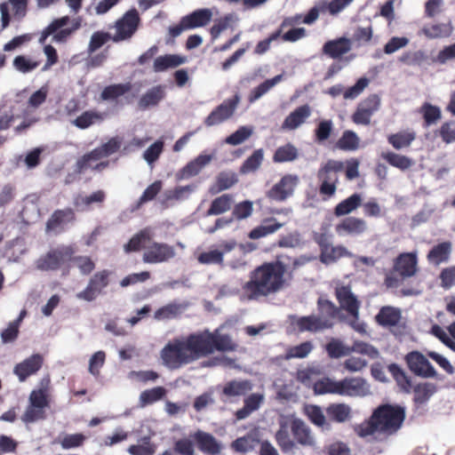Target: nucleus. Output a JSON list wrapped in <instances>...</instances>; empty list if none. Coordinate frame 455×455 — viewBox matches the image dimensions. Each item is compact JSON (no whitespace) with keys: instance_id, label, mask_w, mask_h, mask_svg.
<instances>
[{"instance_id":"nucleus-26","label":"nucleus","mask_w":455,"mask_h":455,"mask_svg":"<svg viewBox=\"0 0 455 455\" xmlns=\"http://www.w3.org/2000/svg\"><path fill=\"white\" fill-rule=\"evenodd\" d=\"M310 115L311 108L307 104L299 106L286 116L282 126L283 129L295 130L301 125Z\"/></svg>"},{"instance_id":"nucleus-19","label":"nucleus","mask_w":455,"mask_h":455,"mask_svg":"<svg viewBox=\"0 0 455 455\" xmlns=\"http://www.w3.org/2000/svg\"><path fill=\"white\" fill-rule=\"evenodd\" d=\"M367 230V222L363 219L352 216L342 219L335 226V231L339 236H357L364 234Z\"/></svg>"},{"instance_id":"nucleus-34","label":"nucleus","mask_w":455,"mask_h":455,"mask_svg":"<svg viewBox=\"0 0 455 455\" xmlns=\"http://www.w3.org/2000/svg\"><path fill=\"white\" fill-rule=\"evenodd\" d=\"M212 15L209 9H199L183 17V23L188 29L203 27L210 22Z\"/></svg>"},{"instance_id":"nucleus-17","label":"nucleus","mask_w":455,"mask_h":455,"mask_svg":"<svg viewBox=\"0 0 455 455\" xmlns=\"http://www.w3.org/2000/svg\"><path fill=\"white\" fill-rule=\"evenodd\" d=\"M76 220L75 211L67 207L64 209L55 210L45 224V231L59 235L65 230V226Z\"/></svg>"},{"instance_id":"nucleus-56","label":"nucleus","mask_w":455,"mask_h":455,"mask_svg":"<svg viewBox=\"0 0 455 455\" xmlns=\"http://www.w3.org/2000/svg\"><path fill=\"white\" fill-rule=\"evenodd\" d=\"M325 350L331 358H339L349 355V347H346L342 341L332 338L325 346Z\"/></svg>"},{"instance_id":"nucleus-16","label":"nucleus","mask_w":455,"mask_h":455,"mask_svg":"<svg viewBox=\"0 0 455 455\" xmlns=\"http://www.w3.org/2000/svg\"><path fill=\"white\" fill-rule=\"evenodd\" d=\"M380 105V100L378 95L372 94L360 102L352 115V121L355 124L368 125L371 123V118L374 112H376Z\"/></svg>"},{"instance_id":"nucleus-41","label":"nucleus","mask_w":455,"mask_h":455,"mask_svg":"<svg viewBox=\"0 0 455 455\" xmlns=\"http://www.w3.org/2000/svg\"><path fill=\"white\" fill-rule=\"evenodd\" d=\"M104 119L103 114L96 110H86L78 116L72 124L82 130H85L96 123H100Z\"/></svg>"},{"instance_id":"nucleus-15","label":"nucleus","mask_w":455,"mask_h":455,"mask_svg":"<svg viewBox=\"0 0 455 455\" xmlns=\"http://www.w3.org/2000/svg\"><path fill=\"white\" fill-rule=\"evenodd\" d=\"M174 256L175 250L172 245L152 242L148 247H145L142 259L145 263L156 264L168 261Z\"/></svg>"},{"instance_id":"nucleus-9","label":"nucleus","mask_w":455,"mask_h":455,"mask_svg":"<svg viewBox=\"0 0 455 455\" xmlns=\"http://www.w3.org/2000/svg\"><path fill=\"white\" fill-rule=\"evenodd\" d=\"M76 252V247L72 244L60 245L50 250L36 260V268L42 271L58 270L63 264L70 261Z\"/></svg>"},{"instance_id":"nucleus-46","label":"nucleus","mask_w":455,"mask_h":455,"mask_svg":"<svg viewBox=\"0 0 455 455\" xmlns=\"http://www.w3.org/2000/svg\"><path fill=\"white\" fill-rule=\"evenodd\" d=\"M305 413L308 419L316 427H319L323 429L330 428V424L326 420V417L320 406L315 404L307 405L305 408Z\"/></svg>"},{"instance_id":"nucleus-29","label":"nucleus","mask_w":455,"mask_h":455,"mask_svg":"<svg viewBox=\"0 0 455 455\" xmlns=\"http://www.w3.org/2000/svg\"><path fill=\"white\" fill-rule=\"evenodd\" d=\"M234 204V196L231 194H223L214 198L208 210L205 212V216H218L223 214L232 209Z\"/></svg>"},{"instance_id":"nucleus-30","label":"nucleus","mask_w":455,"mask_h":455,"mask_svg":"<svg viewBox=\"0 0 455 455\" xmlns=\"http://www.w3.org/2000/svg\"><path fill=\"white\" fill-rule=\"evenodd\" d=\"M363 198L358 193H354L347 198L339 202L333 210L336 217H341L350 214L362 205Z\"/></svg>"},{"instance_id":"nucleus-27","label":"nucleus","mask_w":455,"mask_h":455,"mask_svg":"<svg viewBox=\"0 0 455 455\" xmlns=\"http://www.w3.org/2000/svg\"><path fill=\"white\" fill-rule=\"evenodd\" d=\"M451 253V243L443 242L432 247L427 255L429 263L439 266L449 260Z\"/></svg>"},{"instance_id":"nucleus-43","label":"nucleus","mask_w":455,"mask_h":455,"mask_svg":"<svg viewBox=\"0 0 455 455\" xmlns=\"http://www.w3.org/2000/svg\"><path fill=\"white\" fill-rule=\"evenodd\" d=\"M381 158L384 159L391 166L395 167L401 171L408 170L414 164V162L411 158L394 152L382 153Z\"/></svg>"},{"instance_id":"nucleus-10","label":"nucleus","mask_w":455,"mask_h":455,"mask_svg":"<svg viewBox=\"0 0 455 455\" xmlns=\"http://www.w3.org/2000/svg\"><path fill=\"white\" fill-rule=\"evenodd\" d=\"M111 275L112 271L108 269H102L94 273L89 279L86 287L76 293V297L87 302L95 300L109 285Z\"/></svg>"},{"instance_id":"nucleus-57","label":"nucleus","mask_w":455,"mask_h":455,"mask_svg":"<svg viewBox=\"0 0 455 455\" xmlns=\"http://www.w3.org/2000/svg\"><path fill=\"white\" fill-rule=\"evenodd\" d=\"M314 346L311 341H304L297 346L291 347L287 349L285 359L305 358L313 350Z\"/></svg>"},{"instance_id":"nucleus-25","label":"nucleus","mask_w":455,"mask_h":455,"mask_svg":"<svg viewBox=\"0 0 455 455\" xmlns=\"http://www.w3.org/2000/svg\"><path fill=\"white\" fill-rule=\"evenodd\" d=\"M252 389V384L248 379L231 380L225 384L221 395L227 399L244 396Z\"/></svg>"},{"instance_id":"nucleus-60","label":"nucleus","mask_w":455,"mask_h":455,"mask_svg":"<svg viewBox=\"0 0 455 455\" xmlns=\"http://www.w3.org/2000/svg\"><path fill=\"white\" fill-rule=\"evenodd\" d=\"M75 266L79 269L80 273L84 275H89L95 269V262L89 256H72L70 259Z\"/></svg>"},{"instance_id":"nucleus-63","label":"nucleus","mask_w":455,"mask_h":455,"mask_svg":"<svg viewBox=\"0 0 455 455\" xmlns=\"http://www.w3.org/2000/svg\"><path fill=\"white\" fill-rule=\"evenodd\" d=\"M163 187V183L161 180H156L151 185H149L143 192L141 196L139 198L136 209L140 208L144 204L152 201L156 198V196L160 193Z\"/></svg>"},{"instance_id":"nucleus-13","label":"nucleus","mask_w":455,"mask_h":455,"mask_svg":"<svg viewBox=\"0 0 455 455\" xmlns=\"http://www.w3.org/2000/svg\"><path fill=\"white\" fill-rule=\"evenodd\" d=\"M239 101L240 97L238 94H235L232 98L224 100L205 118L204 124L210 127L229 119L234 115Z\"/></svg>"},{"instance_id":"nucleus-21","label":"nucleus","mask_w":455,"mask_h":455,"mask_svg":"<svg viewBox=\"0 0 455 455\" xmlns=\"http://www.w3.org/2000/svg\"><path fill=\"white\" fill-rule=\"evenodd\" d=\"M192 438L198 450L206 455H219L222 450L221 443L210 433L197 430Z\"/></svg>"},{"instance_id":"nucleus-11","label":"nucleus","mask_w":455,"mask_h":455,"mask_svg":"<svg viewBox=\"0 0 455 455\" xmlns=\"http://www.w3.org/2000/svg\"><path fill=\"white\" fill-rule=\"evenodd\" d=\"M299 184V178L296 174H285L267 191V197L275 202H284L291 197L297 186Z\"/></svg>"},{"instance_id":"nucleus-23","label":"nucleus","mask_w":455,"mask_h":455,"mask_svg":"<svg viewBox=\"0 0 455 455\" xmlns=\"http://www.w3.org/2000/svg\"><path fill=\"white\" fill-rule=\"evenodd\" d=\"M402 319V311L393 306H383L375 315V322L382 327H395Z\"/></svg>"},{"instance_id":"nucleus-2","label":"nucleus","mask_w":455,"mask_h":455,"mask_svg":"<svg viewBox=\"0 0 455 455\" xmlns=\"http://www.w3.org/2000/svg\"><path fill=\"white\" fill-rule=\"evenodd\" d=\"M276 256L273 261L263 262L250 272L249 280L242 285L248 300H259L275 295L289 285L287 265Z\"/></svg>"},{"instance_id":"nucleus-31","label":"nucleus","mask_w":455,"mask_h":455,"mask_svg":"<svg viewBox=\"0 0 455 455\" xmlns=\"http://www.w3.org/2000/svg\"><path fill=\"white\" fill-rule=\"evenodd\" d=\"M353 253L350 252L344 245H330L328 249L319 255L320 261L325 265H329L338 261L341 258H351Z\"/></svg>"},{"instance_id":"nucleus-55","label":"nucleus","mask_w":455,"mask_h":455,"mask_svg":"<svg viewBox=\"0 0 455 455\" xmlns=\"http://www.w3.org/2000/svg\"><path fill=\"white\" fill-rule=\"evenodd\" d=\"M12 65L16 70L27 74L39 67V60H33L25 55H18L14 58Z\"/></svg>"},{"instance_id":"nucleus-20","label":"nucleus","mask_w":455,"mask_h":455,"mask_svg":"<svg viewBox=\"0 0 455 455\" xmlns=\"http://www.w3.org/2000/svg\"><path fill=\"white\" fill-rule=\"evenodd\" d=\"M44 357L40 354H34L14 366L13 373L20 382L36 374L43 366Z\"/></svg>"},{"instance_id":"nucleus-22","label":"nucleus","mask_w":455,"mask_h":455,"mask_svg":"<svg viewBox=\"0 0 455 455\" xmlns=\"http://www.w3.org/2000/svg\"><path fill=\"white\" fill-rule=\"evenodd\" d=\"M283 226V224L279 222L274 217L265 218L261 220L259 226L255 227L249 232L248 237L251 240H258L275 234Z\"/></svg>"},{"instance_id":"nucleus-53","label":"nucleus","mask_w":455,"mask_h":455,"mask_svg":"<svg viewBox=\"0 0 455 455\" xmlns=\"http://www.w3.org/2000/svg\"><path fill=\"white\" fill-rule=\"evenodd\" d=\"M359 138L353 131H345L337 141V147L346 151H353L358 148Z\"/></svg>"},{"instance_id":"nucleus-5","label":"nucleus","mask_w":455,"mask_h":455,"mask_svg":"<svg viewBox=\"0 0 455 455\" xmlns=\"http://www.w3.org/2000/svg\"><path fill=\"white\" fill-rule=\"evenodd\" d=\"M315 395L332 394L343 396L363 395L368 390V386L363 378H345L335 381L329 377H323L313 383Z\"/></svg>"},{"instance_id":"nucleus-18","label":"nucleus","mask_w":455,"mask_h":455,"mask_svg":"<svg viewBox=\"0 0 455 455\" xmlns=\"http://www.w3.org/2000/svg\"><path fill=\"white\" fill-rule=\"evenodd\" d=\"M335 297L339 304V311L343 309L354 319H358L361 303L349 286L336 287Z\"/></svg>"},{"instance_id":"nucleus-58","label":"nucleus","mask_w":455,"mask_h":455,"mask_svg":"<svg viewBox=\"0 0 455 455\" xmlns=\"http://www.w3.org/2000/svg\"><path fill=\"white\" fill-rule=\"evenodd\" d=\"M253 132L251 127L240 126L235 132L225 139V142L231 146H237L249 139Z\"/></svg>"},{"instance_id":"nucleus-4","label":"nucleus","mask_w":455,"mask_h":455,"mask_svg":"<svg viewBox=\"0 0 455 455\" xmlns=\"http://www.w3.org/2000/svg\"><path fill=\"white\" fill-rule=\"evenodd\" d=\"M318 315L298 317L295 325L299 332H320L331 329L339 316V307L331 300L321 296L316 301Z\"/></svg>"},{"instance_id":"nucleus-47","label":"nucleus","mask_w":455,"mask_h":455,"mask_svg":"<svg viewBox=\"0 0 455 455\" xmlns=\"http://www.w3.org/2000/svg\"><path fill=\"white\" fill-rule=\"evenodd\" d=\"M299 156V152L297 148L291 144L287 143L283 146H281L276 148L274 156L273 162L274 163H285V162H292L296 160Z\"/></svg>"},{"instance_id":"nucleus-51","label":"nucleus","mask_w":455,"mask_h":455,"mask_svg":"<svg viewBox=\"0 0 455 455\" xmlns=\"http://www.w3.org/2000/svg\"><path fill=\"white\" fill-rule=\"evenodd\" d=\"M120 146V142L116 138H112L101 146L92 149V156L94 157V159L97 157H100V159L108 157L117 152Z\"/></svg>"},{"instance_id":"nucleus-28","label":"nucleus","mask_w":455,"mask_h":455,"mask_svg":"<svg viewBox=\"0 0 455 455\" xmlns=\"http://www.w3.org/2000/svg\"><path fill=\"white\" fill-rule=\"evenodd\" d=\"M325 411L329 419L337 423H344L352 417L350 406L343 403H331Z\"/></svg>"},{"instance_id":"nucleus-44","label":"nucleus","mask_w":455,"mask_h":455,"mask_svg":"<svg viewBox=\"0 0 455 455\" xmlns=\"http://www.w3.org/2000/svg\"><path fill=\"white\" fill-rule=\"evenodd\" d=\"M131 90L132 84L130 83L110 84L102 90L100 99L102 100H114L129 92Z\"/></svg>"},{"instance_id":"nucleus-40","label":"nucleus","mask_w":455,"mask_h":455,"mask_svg":"<svg viewBox=\"0 0 455 455\" xmlns=\"http://www.w3.org/2000/svg\"><path fill=\"white\" fill-rule=\"evenodd\" d=\"M186 62V58L177 54H165L157 57L154 61V71L163 72L171 68H176Z\"/></svg>"},{"instance_id":"nucleus-6","label":"nucleus","mask_w":455,"mask_h":455,"mask_svg":"<svg viewBox=\"0 0 455 455\" xmlns=\"http://www.w3.org/2000/svg\"><path fill=\"white\" fill-rule=\"evenodd\" d=\"M275 441L284 453L292 451L297 445L312 446L315 443L310 428L301 419H293L290 429L287 425H281Z\"/></svg>"},{"instance_id":"nucleus-54","label":"nucleus","mask_w":455,"mask_h":455,"mask_svg":"<svg viewBox=\"0 0 455 455\" xmlns=\"http://www.w3.org/2000/svg\"><path fill=\"white\" fill-rule=\"evenodd\" d=\"M106 199V193L103 190H97L89 196H82L76 200L75 205L82 207V210H89L92 204H103Z\"/></svg>"},{"instance_id":"nucleus-1","label":"nucleus","mask_w":455,"mask_h":455,"mask_svg":"<svg viewBox=\"0 0 455 455\" xmlns=\"http://www.w3.org/2000/svg\"><path fill=\"white\" fill-rule=\"evenodd\" d=\"M235 348L236 344L228 334L206 329L169 341L161 350V358L166 367L178 370L216 351L231 352Z\"/></svg>"},{"instance_id":"nucleus-52","label":"nucleus","mask_w":455,"mask_h":455,"mask_svg":"<svg viewBox=\"0 0 455 455\" xmlns=\"http://www.w3.org/2000/svg\"><path fill=\"white\" fill-rule=\"evenodd\" d=\"M83 19L81 17H76L72 20L71 27L69 28H61L53 33L52 40L56 43H65L71 36V35L79 29L82 25Z\"/></svg>"},{"instance_id":"nucleus-39","label":"nucleus","mask_w":455,"mask_h":455,"mask_svg":"<svg viewBox=\"0 0 455 455\" xmlns=\"http://www.w3.org/2000/svg\"><path fill=\"white\" fill-rule=\"evenodd\" d=\"M211 156L199 155L181 169L180 178L184 179L197 175L200 171L211 162Z\"/></svg>"},{"instance_id":"nucleus-33","label":"nucleus","mask_w":455,"mask_h":455,"mask_svg":"<svg viewBox=\"0 0 455 455\" xmlns=\"http://www.w3.org/2000/svg\"><path fill=\"white\" fill-rule=\"evenodd\" d=\"M238 182L237 176L233 172H221L216 177V181L212 185L209 192L212 195L220 193L224 190L229 189Z\"/></svg>"},{"instance_id":"nucleus-59","label":"nucleus","mask_w":455,"mask_h":455,"mask_svg":"<svg viewBox=\"0 0 455 455\" xmlns=\"http://www.w3.org/2000/svg\"><path fill=\"white\" fill-rule=\"evenodd\" d=\"M70 21V18L68 16H63L59 19H55L52 20L41 33L39 37V43L44 44L47 39V37L51 35H53L60 28L67 26Z\"/></svg>"},{"instance_id":"nucleus-61","label":"nucleus","mask_w":455,"mask_h":455,"mask_svg":"<svg viewBox=\"0 0 455 455\" xmlns=\"http://www.w3.org/2000/svg\"><path fill=\"white\" fill-rule=\"evenodd\" d=\"M253 212V204L249 200H245L235 204L231 219L242 220L249 218Z\"/></svg>"},{"instance_id":"nucleus-12","label":"nucleus","mask_w":455,"mask_h":455,"mask_svg":"<svg viewBox=\"0 0 455 455\" xmlns=\"http://www.w3.org/2000/svg\"><path fill=\"white\" fill-rule=\"evenodd\" d=\"M140 19L136 9L126 12L122 18L116 21V34L112 36L114 42H121L131 38L138 29Z\"/></svg>"},{"instance_id":"nucleus-38","label":"nucleus","mask_w":455,"mask_h":455,"mask_svg":"<svg viewBox=\"0 0 455 455\" xmlns=\"http://www.w3.org/2000/svg\"><path fill=\"white\" fill-rule=\"evenodd\" d=\"M416 139V133L411 131H401L387 136V142L396 150L409 148Z\"/></svg>"},{"instance_id":"nucleus-48","label":"nucleus","mask_w":455,"mask_h":455,"mask_svg":"<svg viewBox=\"0 0 455 455\" xmlns=\"http://www.w3.org/2000/svg\"><path fill=\"white\" fill-rule=\"evenodd\" d=\"M283 79L282 75H277L271 79H267L257 87L252 89L249 94L248 100L250 102H254L266 94L271 88Z\"/></svg>"},{"instance_id":"nucleus-8","label":"nucleus","mask_w":455,"mask_h":455,"mask_svg":"<svg viewBox=\"0 0 455 455\" xmlns=\"http://www.w3.org/2000/svg\"><path fill=\"white\" fill-rule=\"evenodd\" d=\"M344 169V164L337 160H328L317 172L320 181L319 194L324 200L332 197L339 184V172Z\"/></svg>"},{"instance_id":"nucleus-35","label":"nucleus","mask_w":455,"mask_h":455,"mask_svg":"<svg viewBox=\"0 0 455 455\" xmlns=\"http://www.w3.org/2000/svg\"><path fill=\"white\" fill-rule=\"evenodd\" d=\"M435 392V384L429 382L419 383L413 387V403L417 407L423 405Z\"/></svg>"},{"instance_id":"nucleus-24","label":"nucleus","mask_w":455,"mask_h":455,"mask_svg":"<svg viewBox=\"0 0 455 455\" xmlns=\"http://www.w3.org/2000/svg\"><path fill=\"white\" fill-rule=\"evenodd\" d=\"M351 40L347 37H339L327 41L323 46V52L331 59H339L351 50Z\"/></svg>"},{"instance_id":"nucleus-14","label":"nucleus","mask_w":455,"mask_h":455,"mask_svg":"<svg viewBox=\"0 0 455 455\" xmlns=\"http://www.w3.org/2000/svg\"><path fill=\"white\" fill-rule=\"evenodd\" d=\"M405 362L411 372L424 378H435L436 371L427 358L419 351H411L405 355Z\"/></svg>"},{"instance_id":"nucleus-49","label":"nucleus","mask_w":455,"mask_h":455,"mask_svg":"<svg viewBox=\"0 0 455 455\" xmlns=\"http://www.w3.org/2000/svg\"><path fill=\"white\" fill-rule=\"evenodd\" d=\"M419 112L423 116L425 127L435 124L442 117L441 109L428 102L421 106Z\"/></svg>"},{"instance_id":"nucleus-37","label":"nucleus","mask_w":455,"mask_h":455,"mask_svg":"<svg viewBox=\"0 0 455 455\" xmlns=\"http://www.w3.org/2000/svg\"><path fill=\"white\" fill-rule=\"evenodd\" d=\"M152 240V233L149 228H144L139 233L134 235L129 242L124 245V251L126 252L138 251L141 248L145 250L148 247L147 243H150Z\"/></svg>"},{"instance_id":"nucleus-3","label":"nucleus","mask_w":455,"mask_h":455,"mask_svg":"<svg viewBox=\"0 0 455 455\" xmlns=\"http://www.w3.org/2000/svg\"><path fill=\"white\" fill-rule=\"evenodd\" d=\"M406 418L404 406L397 403H382L376 407L371 417L355 428L357 435L366 437L375 433L385 436L396 435Z\"/></svg>"},{"instance_id":"nucleus-7","label":"nucleus","mask_w":455,"mask_h":455,"mask_svg":"<svg viewBox=\"0 0 455 455\" xmlns=\"http://www.w3.org/2000/svg\"><path fill=\"white\" fill-rule=\"evenodd\" d=\"M419 271L416 251L402 252L393 261V267L384 279L387 288H397L402 283L413 277Z\"/></svg>"},{"instance_id":"nucleus-32","label":"nucleus","mask_w":455,"mask_h":455,"mask_svg":"<svg viewBox=\"0 0 455 455\" xmlns=\"http://www.w3.org/2000/svg\"><path fill=\"white\" fill-rule=\"evenodd\" d=\"M165 92L161 85L155 86L144 93L139 100L138 106L141 110L158 105L164 98Z\"/></svg>"},{"instance_id":"nucleus-64","label":"nucleus","mask_w":455,"mask_h":455,"mask_svg":"<svg viewBox=\"0 0 455 455\" xmlns=\"http://www.w3.org/2000/svg\"><path fill=\"white\" fill-rule=\"evenodd\" d=\"M440 285L449 290L455 285V266L444 267L439 275Z\"/></svg>"},{"instance_id":"nucleus-50","label":"nucleus","mask_w":455,"mask_h":455,"mask_svg":"<svg viewBox=\"0 0 455 455\" xmlns=\"http://www.w3.org/2000/svg\"><path fill=\"white\" fill-rule=\"evenodd\" d=\"M264 158V152L262 148L256 149L253 153L243 163L240 167L242 173H250L257 171Z\"/></svg>"},{"instance_id":"nucleus-36","label":"nucleus","mask_w":455,"mask_h":455,"mask_svg":"<svg viewBox=\"0 0 455 455\" xmlns=\"http://www.w3.org/2000/svg\"><path fill=\"white\" fill-rule=\"evenodd\" d=\"M152 240V233L149 228H144L139 233L134 235L129 242L124 245V251L126 252L138 251L141 248L145 250L148 247L147 243H150Z\"/></svg>"},{"instance_id":"nucleus-62","label":"nucleus","mask_w":455,"mask_h":455,"mask_svg":"<svg viewBox=\"0 0 455 455\" xmlns=\"http://www.w3.org/2000/svg\"><path fill=\"white\" fill-rule=\"evenodd\" d=\"M435 133L446 144L455 142V121H446L443 123Z\"/></svg>"},{"instance_id":"nucleus-45","label":"nucleus","mask_w":455,"mask_h":455,"mask_svg":"<svg viewBox=\"0 0 455 455\" xmlns=\"http://www.w3.org/2000/svg\"><path fill=\"white\" fill-rule=\"evenodd\" d=\"M452 29L451 22H448L425 26L422 28V32L428 38H441L450 36Z\"/></svg>"},{"instance_id":"nucleus-42","label":"nucleus","mask_w":455,"mask_h":455,"mask_svg":"<svg viewBox=\"0 0 455 455\" xmlns=\"http://www.w3.org/2000/svg\"><path fill=\"white\" fill-rule=\"evenodd\" d=\"M166 389L160 386L142 391L139 397L140 407L144 408L162 400L166 395Z\"/></svg>"}]
</instances>
